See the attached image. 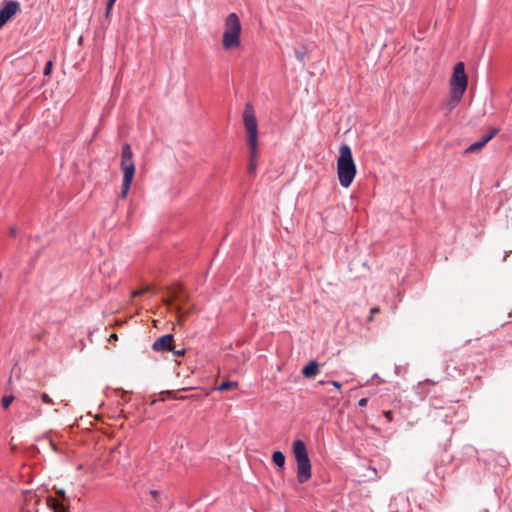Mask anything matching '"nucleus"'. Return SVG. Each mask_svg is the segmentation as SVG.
<instances>
[{"instance_id":"1","label":"nucleus","mask_w":512,"mask_h":512,"mask_svg":"<svg viewBox=\"0 0 512 512\" xmlns=\"http://www.w3.org/2000/svg\"><path fill=\"white\" fill-rule=\"evenodd\" d=\"M356 171L350 146L342 144L339 148V157L337 159V174L340 185L348 188L355 178Z\"/></svg>"},{"instance_id":"2","label":"nucleus","mask_w":512,"mask_h":512,"mask_svg":"<svg viewBox=\"0 0 512 512\" xmlns=\"http://www.w3.org/2000/svg\"><path fill=\"white\" fill-rule=\"evenodd\" d=\"M467 85L468 78L465 73V65L463 62H458L453 68L452 77L450 79V99L448 104L451 109L456 107L461 101Z\"/></svg>"},{"instance_id":"3","label":"nucleus","mask_w":512,"mask_h":512,"mask_svg":"<svg viewBox=\"0 0 512 512\" xmlns=\"http://www.w3.org/2000/svg\"><path fill=\"white\" fill-rule=\"evenodd\" d=\"M293 454L297 463V481L300 484L306 483L311 478L312 471L307 448L302 440L293 442Z\"/></svg>"},{"instance_id":"4","label":"nucleus","mask_w":512,"mask_h":512,"mask_svg":"<svg viewBox=\"0 0 512 512\" xmlns=\"http://www.w3.org/2000/svg\"><path fill=\"white\" fill-rule=\"evenodd\" d=\"M120 167L123 171V182L119 197L121 199H125L128 195L135 174L133 153L131 146L128 143H124L122 146Z\"/></svg>"},{"instance_id":"5","label":"nucleus","mask_w":512,"mask_h":512,"mask_svg":"<svg viewBox=\"0 0 512 512\" xmlns=\"http://www.w3.org/2000/svg\"><path fill=\"white\" fill-rule=\"evenodd\" d=\"M243 123L247 132V144L249 146L252 158L257 157V144H258V123L255 116V111L251 103L245 105L243 112Z\"/></svg>"},{"instance_id":"6","label":"nucleus","mask_w":512,"mask_h":512,"mask_svg":"<svg viewBox=\"0 0 512 512\" xmlns=\"http://www.w3.org/2000/svg\"><path fill=\"white\" fill-rule=\"evenodd\" d=\"M241 23L236 13H230L225 20V31L222 44L225 50L236 48L240 45Z\"/></svg>"},{"instance_id":"7","label":"nucleus","mask_w":512,"mask_h":512,"mask_svg":"<svg viewBox=\"0 0 512 512\" xmlns=\"http://www.w3.org/2000/svg\"><path fill=\"white\" fill-rule=\"evenodd\" d=\"M19 10L20 4L17 1H4L3 7L0 8V28L6 24Z\"/></svg>"},{"instance_id":"8","label":"nucleus","mask_w":512,"mask_h":512,"mask_svg":"<svg viewBox=\"0 0 512 512\" xmlns=\"http://www.w3.org/2000/svg\"><path fill=\"white\" fill-rule=\"evenodd\" d=\"M152 349L156 352H166L174 349V336L166 334L159 337L152 345Z\"/></svg>"},{"instance_id":"9","label":"nucleus","mask_w":512,"mask_h":512,"mask_svg":"<svg viewBox=\"0 0 512 512\" xmlns=\"http://www.w3.org/2000/svg\"><path fill=\"white\" fill-rule=\"evenodd\" d=\"M319 372V363L315 360L310 361L306 366L302 369V375L305 378H313Z\"/></svg>"},{"instance_id":"10","label":"nucleus","mask_w":512,"mask_h":512,"mask_svg":"<svg viewBox=\"0 0 512 512\" xmlns=\"http://www.w3.org/2000/svg\"><path fill=\"white\" fill-rule=\"evenodd\" d=\"M47 503H48L49 507L51 509H53L55 512L68 510V508L70 506V501H67V503H65L63 501L60 502L58 499H55L52 497H49L47 499Z\"/></svg>"},{"instance_id":"11","label":"nucleus","mask_w":512,"mask_h":512,"mask_svg":"<svg viewBox=\"0 0 512 512\" xmlns=\"http://www.w3.org/2000/svg\"><path fill=\"white\" fill-rule=\"evenodd\" d=\"M272 461L278 468L283 469L285 465V455L279 450L274 451Z\"/></svg>"},{"instance_id":"12","label":"nucleus","mask_w":512,"mask_h":512,"mask_svg":"<svg viewBox=\"0 0 512 512\" xmlns=\"http://www.w3.org/2000/svg\"><path fill=\"white\" fill-rule=\"evenodd\" d=\"M499 133L498 128H490L489 131L481 138L484 144H487L491 139H493Z\"/></svg>"},{"instance_id":"13","label":"nucleus","mask_w":512,"mask_h":512,"mask_svg":"<svg viewBox=\"0 0 512 512\" xmlns=\"http://www.w3.org/2000/svg\"><path fill=\"white\" fill-rule=\"evenodd\" d=\"M486 144H484V142L480 139L479 141H476L474 142L473 144H471L466 150H465V153L468 154V153H473V152H476L480 149H482Z\"/></svg>"},{"instance_id":"14","label":"nucleus","mask_w":512,"mask_h":512,"mask_svg":"<svg viewBox=\"0 0 512 512\" xmlns=\"http://www.w3.org/2000/svg\"><path fill=\"white\" fill-rule=\"evenodd\" d=\"M237 382L234 381H224L218 386L219 391H226L230 389H235L237 387Z\"/></svg>"},{"instance_id":"15","label":"nucleus","mask_w":512,"mask_h":512,"mask_svg":"<svg viewBox=\"0 0 512 512\" xmlns=\"http://www.w3.org/2000/svg\"><path fill=\"white\" fill-rule=\"evenodd\" d=\"M14 400L13 395H5L2 397L1 404L4 409H7Z\"/></svg>"},{"instance_id":"16","label":"nucleus","mask_w":512,"mask_h":512,"mask_svg":"<svg viewBox=\"0 0 512 512\" xmlns=\"http://www.w3.org/2000/svg\"><path fill=\"white\" fill-rule=\"evenodd\" d=\"M180 292H181V289H172V290L170 291L171 299H169V300H165V303H166L167 305H171V303H172V301H173V300H176V299H178V298L180 297V296H179V293H180Z\"/></svg>"},{"instance_id":"17","label":"nucleus","mask_w":512,"mask_h":512,"mask_svg":"<svg viewBox=\"0 0 512 512\" xmlns=\"http://www.w3.org/2000/svg\"><path fill=\"white\" fill-rule=\"evenodd\" d=\"M166 395L168 398L176 399V400H185V399H188L191 397V396H178V395H175L173 391H166Z\"/></svg>"},{"instance_id":"18","label":"nucleus","mask_w":512,"mask_h":512,"mask_svg":"<svg viewBox=\"0 0 512 512\" xmlns=\"http://www.w3.org/2000/svg\"><path fill=\"white\" fill-rule=\"evenodd\" d=\"M255 159H256V158H252V156L250 155V162H249V164H248V172H249L250 174H253V173H255V171H256V162H255Z\"/></svg>"},{"instance_id":"19","label":"nucleus","mask_w":512,"mask_h":512,"mask_svg":"<svg viewBox=\"0 0 512 512\" xmlns=\"http://www.w3.org/2000/svg\"><path fill=\"white\" fill-rule=\"evenodd\" d=\"M152 288L150 286H145L144 288L140 289V290H136L132 293V296L133 297H136V296H139V295H142L143 293H146V292H149L151 291Z\"/></svg>"},{"instance_id":"20","label":"nucleus","mask_w":512,"mask_h":512,"mask_svg":"<svg viewBox=\"0 0 512 512\" xmlns=\"http://www.w3.org/2000/svg\"><path fill=\"white\" fill-rule=\"evenodd\" d=\"M41 400L45 404H49V405H53L54 404V401L52 400V398L47 393H42L41 394Z\"/></svg>"},{"instance_id":"21","label":"nucleus","mask_w":512,"mask_h":512,"mask_svg":"<svg viewBox=\"0 0 512 512\" xmlns=\"http://www.w3.org/2000/svg\"><path fill=\"white\" fill-rule=\"evenodd\" d=\"M115 2H116V0H107L106 17H109V14H110V12L112 10V7H113Z\"/></svg>"},{"instance_id":"22","label":"nucleus","mask_w":512,"mask_h":512,"mask_svg":"<svg viewBox=\"0 0 512 512\" xmlns=\"http://www.w3.org/2000/svg\"><path fill=\"white\" fill-rule=\"evenodd\" d=\"M305 55H306L305 51H300V50L295 51V56H296L297 60H299L300 62H304Z\"/></svg>"},{"instance_id":"23","label":"nucleus","mask_w":512,"mask_h":512,"mask_svg":"<svg viewBox=\"0 0 512 512\" xmlns=\"http://www.w3.org/2000/svg\"><path fill=\"white\" fill-rule=\"evenodd\" d=\"M56 495L61 498V500L65 503L69 501V499L66 498L65 491L63 489H59L56 491Z\"/></svg>"},{"instance_id":"24","label":"nucleus","mask_w":512,"mask_h":512,"mask_svg":"<svg viewBox=\"0 0 512 512\" xmlns=\"http://www.w3.org/2000/svg\"><path fill=\"white\" fill-rule=\"evenodd\" d=\"M379 312H380L379 307H373V308H371V310H370V316L368 317V321H372V320H373V316H374L375 314L379 313Z\"/></svg>"},{"instance_id":"25","label":"nucleus","mask_w":512,"mask_h":512,"mask_svg":"<svg viewBox=\"0 0 512 512\" xmlns=\"http://www.w3.org/2000/svg\"><path fill=\"white\" fill-rule=\"evenodd\" d=\"M52 61H48L45 65V68H44V75H49L51 73V69H52Z\"/></svg>"},{"instance_id":"26","label":"nucleus","mask_w":512,"mask_h":512,"mask_svg":"<svg viewBox=\"0 0 512 512\" xmlns=\"http://www.w3.org/2000/svg\"><path fill=\"white\" fill-rule=\"evenodd\" d=\"M170 352H173V354L175 356H183L185 354L186 350L185 349L176 350V348L174 347V349L170 350Z\"/></svg>"},{"instance_id":"27","label":"nucleus","mask_w":512,"mask_h":512,"mask_svg":"<svg viewBox=\"0 0 512 512\" xmlns=\"http://www.w3.org/2000/svg\"><path fill=\"white\" fill-rule=\"evenodd\" d=\"M384 416L389 422L393 420V412L390 410L384 411Z\"/></svg>"},{"instance_id":"28","label":"nucleus","mask_w":512,"mask_h":512,"mask_svg":"<svg viewBox=\"0 0 512 512\" xmlns=\"http://www.w3.org/2000/svg\"><path fill=\"white\" fill-rule=\"evenodd\" d=\"M368 403V399L367 398H361L359 401H358V406L359 407H365Z\"/></svg>"},{"instance_id":"29","label":"nucleus","mask_w":512,"mask_h":512,"mask_svg":"<svg viewBox=\"0 0 512 512\" xmlns=\"http://www.w3.org/2000/svg\"><path fill=\"white\" fill-rule=\"evenodd\" d=\"M331 384H332L335 388H337L338 390H340V389H341V387H342V384H341L340 382H338V381H331Z\"/></svg>"},{"instance_id":"30","label":"nucleus","mask_w":512,"mask_h":512,"mask_svg":"<svg viewBox=\"0 0 512 512\" xmlns=\"http://www.w3.org/2000/svg\"><path fill=\"white\" fill-rule=\"evenodd\" d=\"M150 495H151L154 499H156V498L158 497L159 493H158V491H156V490H151V491H150Z\"/></svg>"},{"instance_id":"31","label":"nucleus","mask_w":512,"mask_h":512,"mask_svg":"<svg viewBox=\"0 0 512 512\" xmlns=\"http://www.w3.org/2000/svg\"><path fill=\"white\" fill-rule=\"evenodd\" d=\"M16 234H17V230H16V228H15V227H12V228L10 229V235H11L12 237H15V236H16Z\"/></svg>"},{"instance_id":"32","label":"nucleus","mask_w":512,"mask_h":512,"mask_svg":"<svg viewBox=\"0 0 512 512\" xmlns=\"http://www.w3.org/2000/svg\"><path fill=\"white\" fill-rule=\"evenodd\" d=\"M117 339H118V336L115 333L111 334L109 337V341H112V340L116 341Z\"/></svg>"},{"instance_id":"33","label":"nucleus","mask_w":512,"mask_h":512,"mask_svg":"<svg viewBox=\"0 0 512 512\" xmlns=\"http://www.w3.org/2000/svg\"><path fill=\"white\" fill-rule=\"evenodd\" d=\"M32 394H33V397H37V392L36 391H32Z\"/></svg>"}]
</instances>
